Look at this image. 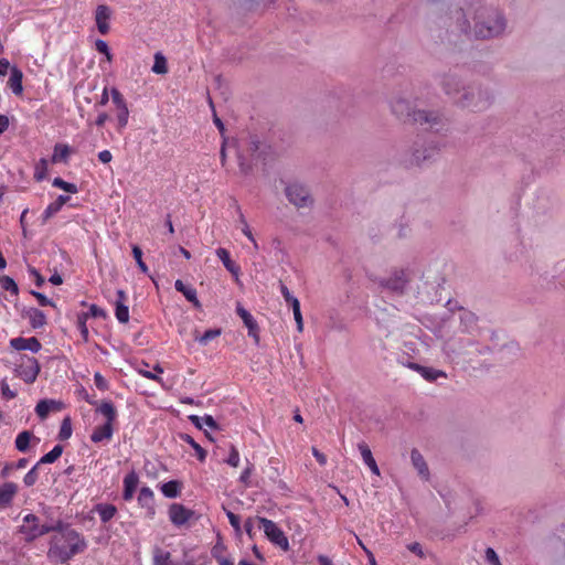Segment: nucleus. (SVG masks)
I'll list each match as a JSON object with an SVG mask.
<instances>
[{
	"mask_svg": "<svg viewBox=\"0 0 565 565\" xmlns=\"http://www.w3.org/2000/svg\"><path fill=\"white\" fill-rule=\"evenodd\" d=\"M450 19L460 32L476 39H493L502 35L507 29L503 14L480 0L465 1L452 11Z\"/></svg>",
	"mask_w": 565,
	"mask_h": 565,
	"instance_id": "obj_1",
	"label": "nucleus"
},
{
	"mask_svg": "<svg viewBox=\"0 0 565 565\" xmlns=\"http://www.w3.org/2000/svg\"><path fill=\"white\" fill-rule=\"evenodd\" d=\"M60 529L49 543L47 558L53 564H65L77 554L84 553L88 546L83 534L65 524L62 520L56 521Z\"/></svg>",
	"mask_w": 565,
	"mask_h": 565,
	"instance_id": "obj_2",
	"label": "nucleus"
},
{
	"mask_svg": "<svg viewBox=\"0 0 565 565\" xmlns=\"http://www.w3.org/2000/svg\"><path fill=\"white\" fill-rule=\"evenodd\" d=\"M444 89L461 107L482 109L490 104V95L478 87H462V94L457 96L460 93V83L456 78L446 81Z\"/></svg>",
	"mask_w": 565,
	"mask_h": 565,
	"instance_id": "obj_3",
	"label": "nucleus"
},
{
	"mask_svg": "<svg viewBox=\"0 0 565 565\" xmlns=\"http://www.w3.org/2000/svg\"><path fill=\"white\" fill-rule=\"evenodd\" d=\"M391 108L399 118H409L415 124L435 128L441 122V118L437 113L426 110H412L409 103L404 98H396L392 102Z\"/></svg>",
	"mask_w": 565,
	"mask_h": 565,
	"instance_id": "obj_4",
	"label": "nucleus"
},
{
	"mask_svg": "<svg viewBox=\"0 0 565 565\" xmlns=\"http://www.w3.org/2000/svg\"><path fill=\"white\" fill-rule=\"evenodd\" d=\"M60 529L56 521L47 524H42L39 516L33 513H28L22 519V524L19 526V533L23 535L26 542H32L50 532Z\"/></svg>",
	"mask_w": 565,
	"mask_h": 565,
	"instance_id": "obj_5",
	"label": "nucleus"
},
{
	"mask_svg": "<svg viewBox=\"0 0 565 565\" xmlns=\"http://www.w3.org/2000/svg\"><path fill=\"white\" fill-rule=\"evenodd\" d=\"M97 413L102 414L106 422L103 425L96 426L94 428L90 439L95 444L109 440L113 437V424L117 417V412L110 402H103L97 407Z\"/></svg>",
	"mask_w": 565,
	"mask_h": 565,
	"instance_id": "obj_6",
	"label": "nucleus"
},
{
	"mask_svg": "<svg viewBox=\"0 0 565 565\" xmlns=\"http://www.w3.org/2000/svg\"><path fill=\"white\" fill-rule=\"evenodd\" d=\"M14 373L26 384L35 382L40 373V364L34 356L17 354L14 356Z\"/></svg>",
	"mask_w": 565,
	"mask_h": 565,
	"instance_id": "obj_7",
	"label": "nucleus"
},
{
	"mask_svg": "<svg viewBox=\"0 0 565 565\" xmlns=\"http://www.w3.org/2000/svg\"><path fill=\"white\" fill-rule=\"evenodd\" d=\"M285 193L290 203L297 207H308L312 204V198L309 190L299 182L289 183Z\"/></svg>",
	"mask_w": 565,
	"mask_h": 565,
	"instance_id": "obj_8",
	"label": "nucleus"
},
{
	"mask_svg": "<svg viewBox=\"0 0 565 565\" xmlns=\"http://www.w3.org/2000/svg\"><path fill=\"white\" fill-rule=\"evenodd\" d=\"M110 97L116 109L117 131L121 132L128 125L129 108L122 94L116 87L110 89Z\"/></svg>",
	"mask_w": 565,
	"mask_h": 565,
	"instance_id": "obj_9",
	"label": "nucleus"
},
{
	"mask_svg": "<svg viewBox=\"0 0 565 565\" xmlns=\"http://www.w3.org/2000/svg\"><path fill=\"white\" fill-rule=\"evenodd\" d=\"M258 521L262 524V527H263L264 533L267 536V539L271 543L281 547L284 551H288V548H289L288 539L285 535V533L277 526V524L266 518H258Z\"/></svg>",
	"mask_w": 565,
	"mask_h": 565,
	"instance_id": "obj_10",
	"label": "nucleus"
},
{
	"mask_svg": "<svg viewBox=\"0 0 565 565\" xmlns=\"http://www.w3.org/2000/svg\"><path fill=\"white\" fill-rule=\"evenodd\" d=\"M471 344V340L463 338L459 333H455L444 339L443 351L449 358L462 353V351Z\"/></svg>",
	"mask_w": 565,
	"mask_h": 565,
	"instance_id": "obj_11",
	"label": "nucleus"
},
{
	"mask_svg": "<svg viewBox=\"0 0 565 565\" xmlns=\"http://www.w3.org/2000/svg\"><path fill=\"white\" fill-rule=\"evenodd\" d=\"M10 347L17 351H30L36 353L41 350L42 345L35 337L30 338H13L10 340Z\"/></svg>",
	"mask_w": 565,
	"mask_h": 565,
	"instance_id": "obj_12",
	"label": "nucleus"
},
{
	"mask_svg": "<svg viewBox=\"0 0 565 565\" xmlns=\"http://www.w3.org/2000/svg\"><path fill=\"white\" fill-rule=\"evenodd\" d=\"M408 281V277L405 270L397 269L394 270L387 279L383 280L381 284L392 290L401 291L404 289Z\"/></svg>",
	"mask_w": 565,
	"mask_h": 565,
	"instance_id": "obj_13",
	"label": "nucleus"
},
{
	"mask_svg": "<svg viewBox=\"0 0 565 565\" xmlns=\"http://www.w3.org/2000/svg\"><path fill=\"white\" fill-rule=\"evenodd\" d=\"M139 505L146 510L147 516L153 518L156 513L154 509V494L149 487H142L138 494Z\"/></svg>",
	"mask_w": 565,
	"mask_h": 565,
	"instance_id": "obj_14",
	"label": "nucleus"
},
{
	"mask_svg": "<svg viewBox=\"0 0 565 565\" xmlns=\"http://www.w3.org/2000/svg\"><path fill=\"white\" fill-rule=\"evenodd\" d=\"M191 515L192 512L185 509L182 504L173 503L169 508L170 521L177 526L185 524Z\"/></svg>",
	"mask_w": 565,
	"mask_h": 565,
	"instance_id": "obj_15",
	"label": "nucleus"
},
{
	"mask_svg": "<svg viewBox=\"0 0 565 565\" xmlns=\"http://www.w3.org/2000/svg\"><path fill=\"white\" fill-rule=\"evenodd\" d=\"M110 9L105 4H99L95 11V21L99 33L106 34L109 31Z\"/></svg>",
	"mask_w": 565,
	"mask_h": 565,
	"instance_id": "obj_16",
	"label": "nucleus"
},
{
	"mask_svg": "<svg viewBox=\"0 0 565 565\" xmlns=\"http://www.w3.org/2000/svg\"><path fill=\"white\" fill-rule=\"evenodd\" d=\"M437 151L438 149L431 146L423 150L415 149L409 158L405 160V162L409 166H419L422 162L431 159L437 153Z\"/></svg>",
	"mask_w": 565,
	"mask_h": 565,
	"instance_id": "obj_17",
	"label": "nucleus"
},
{
	"mask_svg": "<svg viewBox=\"0 0 565 565\" xmlns=\"http://www.w3.org/2000/svg\"><path fill=\"white\" fill-rule=\"evenodd\" d=\"M126 292L121 289L117 290L115 316L120 323H126L129 321V308L126 305Z\"/></svg>",
	"mask_w": 565,
	"mask_h": 565,
	"instance_id": "obj_18",
	"label": "nucleus"
},
{
	"mask_svg": "<svg viewBox=\"0 0 565 565\" xmlns=\"http://www.w3.org/2000/svg\"><path fill=\"white\" fill-rule=\"evenodd\" d=\"M411 461L414 468L417 470L418 476L425 481L429 480L430 472L428 466L417 449H413L411 451Z\"/></svg>",
	"mask_w": 565,
	"mask_h": 565,
	"instance_id": "obj_19",
	"label": "nucleus"
},
{
	"mask_svg": "<svg viewBox=\"0 0 565 565\" xmlns=\"http://www.w3.org/2000/svg\"><path fill=\"white\" fill-rule=\"evenodd\" d=\"M18 492V486L13 482H6L0 486V509H7Z\"/></svg>",
	"mask_w": 565,
	"mask_h": 565,
	"instance_id": "obj_20",
	"label": "nucleus"
},
{
	"mask_svg": "<svg viewBox=\"0 0 565 565\" xmlns=\"http://www.w3.org/2000/svg\"><path fill=\"white\" fill-rule=\"evenodd\" d=\"M63 404L58 401L54 399H42L35 406V413L42 419L46 418L50 412L52 411H61Z\"/></svg>",
	"mask_w": 565,
	"mask_h": 565,
	"instance_id": "obj_21",
	"label": "nucleus"
},
{
	"mask_svg": "<svg viewBox=\"0 0 565 565\" xmlns=\"http://www.w3.org/2000/svg\"><path fill=\"white\" fill-rule=\"evenodd\" d=\"M22 316L29 320L31 327L34 329L42 328L46 323L44 312L36 308L24 309Z\"/></svg>",
	"mask_w": 565,
	"mask_h": 565,
	"instance_id": "obj_22",
	"label": "nucleus"
},
{
	"mask_svg": "<svg viewBox=\"0 0 565 565\" xmlns=\"http://www.w3.org/2000/svg\"><path fill=\"white\" fill-rule=\"evenodd\" d=\"M216 256L223 263L224 267L237 279L241 274V268L231 259L230 252L226 248L220 247L216 249Z\"/></svg>",
	"mask_w": 565,
	"mask_h": 565,
	"instance_id": "obj_23",
	"label": "nucleus"
},
{
	"mask_svg": "<svg viewBox=\"0 0 565 565\" xmlns=\"http://www.w3.org/2000/svg\"><path fill=\"white\" fill-rule=\"evenodd\" d=\"M174 287L179 292H181L185 297L188 301L193 303L195 308H201V302L198 299L196 290L193 287L185 285L180 279L175 280Z\"/></svg>",
	"mask_w": 565,
	"mask_h": 565,
	"instance_id": "obj_24",
	"label": "nucleus"
},
{
	"mask_svg": "<svg viewBox=\"0 0 565 565\" xmlns=\"http://www.w3.org/2000/svg\"><path fill=\"white\" fill-rule=\"evenodd\" d=\"M139 478L136 472H129L124 478V499L129 501L134 498L136 489L138 487Z\"/></svg>",
	"mask_w": 565,
	"mask_h": 565,
	"instance_id": "obj_25",
	"label": "nucleus"
},
{
	"mask_svg": "<svg viewBox=\"0 0 565 565\" xmlns=\"http://www.w3.org/2000/svg\"><path fill=\"white\" fill-rule=\"evenodd\" d=\"M358 448L360 450L363 462L370 468L372 473L380 476V469L369 446L364 443H360Z\"/></svg>",
	"mask_w": 565,
	"mask_h": 565,
	"instance_id": "obj_26",
	"label": "nucleus"
},
{
	"mask_svg": "<svg viewBox=\"0 0 565 565\" xmlns=\"http://www.w3.org/2000/svg\"><path fill=\"white\" fill-rule=\"evenodd\" d=\"M237 313L243 319L245 326L248 328V334L254 338L255 342L257 343L259 338L257 335V323L253 316L245 310L243 307L237 308Z\"/></svg>",
	"mask_w": 565,
	"mask_h": 565,
	"instance_id": "obj_27",
	"label": "nucleus"
},
{
	"mask_svg": "<svg viewBox=\"0 0 565 565\" xmlns=\"http://www.w3.org/2000/svg\"><path fill=\"white\" fill-rule=\"evenodd\" d=\"M23 73L15 66L11 67L10 77L8 81V85L11 88L12 93L15 95H21L23 92L22 86Z\"/></svg>",
	"mask_w": 565,
	"mask_h": 565,
	"instance_id": "obj_28",
	"label": "nucleus"
},
{
	"mask_svg": "<svg viewBox=\"0 0 565 565\" xmlns=\"http://www.w3.org/2000/svg\"><path fill=\"white\" fill-rule=\"evenodd\" d=\"M70 200V196L67 195H58V198L50 203L46 209L43 212V218L44 221L49 220L53 215H55L57 212L61 211L64 204Z\"/></svg>",
	"mask_w": 565,
	"mask_h": 565,
	"instance_id": "obj_29",
	"label": "nucleus"
},
{
	"mask_svg": "<svg viewBox=\"0 0 565 565\" xmlns=\"http://www.w3.org/2000/svg\"><path fill=\"white\" fill-rule=\"evenodd\" d=\"M477 323V317L468 311H465L460 315V333H471L475 326Z\"/></svg>",
	"mask_w": 565,
	"mask_h": 565,
	"instance_id": "obj_30",
	"label": "nucleus"
},
{
	"mask_svg": "<svg viewBox=\"0 0 565 565\" xmlns=\"http://www.w3.org/2000/svg\"><path fill=\"white\" fill-rule=\"evenodd\" d=\"M71 154V148L68 145L65 143H56L54 146L53 154H52V162L58 163V162H66L68 157Z\"/></svg>",
	"mask_w": 565,
	"mask_h": 565,
	"instance_id": "obj_31",
	"label": "nucleus"
},
{
	"mask_svg": "<svg viewBox=\"0 0 565 565\" xmlns=\"http://www.w3.org/2000/svg\"><path fill=\"white\" fill-rule=\"evenodd\" d=\"M190 420L195 427H198L200 429H202L204 427H207L210 429L217 428V424L211 415H204V416L192 415V416H190Z\"/></svg>",
	"mask_w": 565,
	"mask_h": 565,
	"instance_id": "obj_32",
	"label": "nucleus"
},
{
	"mask_svg": "<svg viewBox=\"0 0 565 565\" xmlns=\"http://www.w3.org/2000/svg\"><path fill=\"white\" fill-rule=\"evenodd\" d=\"M96 512L98 513L102 522L106 523L116 515L117 509L113 504L100 503L96 505Z\"/></svg>",
	"mask_w": 565,
	"mask_h": 565,
	"instance_id": "obj_33",
	"label": "nucleus"
},
{
	"mask_svg": "<svg viewBox=\"0 0 565 565\" xmlns=\"http://www.w3.org/2000/svg\"><path fill=\"white\" fill-rule=\"evenodd\" d=\"M162 494L167 498H177L181 491V484L177 480H171L166 483H162L160 487Z\"/></svg>",
	"mask_w": 565,
	"mask_h": 565,
	"instance_id": "obj_34",
	"label": "nucleus"
},
{
	"mask_svg": "<svg viewBox=\"0 0 565 565\" xmlns=\"http://www.w3.org/2000/svg\"><path fill=\"white\" fill-rule=\"evenodd\" d=\"M32 438L33 435L31 431H21L15 438V448L21 452H25L29 449V445Z\"/></svg>",
	"mask_w": 565,
	"mask_h": 565,
	"instance_id": "obj_35",
	"label": "nucleus"
},
{
	"mask_svg": "<svg viewBox=\"0 0 565 565\" xmlns=\"http://www.w3.org/2000/svg\"><path fill=\"white\" fill-rule=\"evenodd\" d=\"M418 373L427 381L434 382L438 380L439 377H446V373L440 370H436L433 367L423 366L422 369H418Z\"/></svg>",
	"mask_w": 565,
	"mask_h": 565,
	"instance_id": "obj_36",
	"label": "nucleus"
},
{
	"mask_svg": "<svg viewBox=\"0 0 565 565\" xmlns=\"http://www.w3.org/2000/svg\"><path fill=\"white\" fill-rule=\"evenodd\" d=\"M63 447L61 445L54 446V448L45 454L38 462V465H44V463H53L55 462L62 455Z\"/></svg>",
	"mask_w": 565,
	"mask_h": 565,
	"instance_id": "obj_37",
	"label": "nucleus"
},
{
	"mask_svg": "<svg viewBox=\"0 0 565 565\" xmlns=\"http://www.w3.org/2000/svg\"><path fill=\"white\" fill-rule=\"evenodd\" d=\"M221 329H210L206 330L202 335H195L194 339L202 345H206L210 341L214 340L218 335H221Z\"/></svg>",
	"mask_w": 565,
	"mask_h": 565,
	"instance_id": "obj_38",
	"label": "nucleus"
},
{
	"mask_svg": "<svg viewBox=\"0 0 565 565\" xmlns=\"http://www.w3.org/2000/svg\"><path fill=\"white\" fill-rule=\"evenodd\" d=\"M239 224H241L242 233L253 243L254 248L258 249V243L255 239V237L252 233V230H250L245 216L243 215V213H239Z\"/></svg>",
	"mask_w": 565,
	"mask_h": 565,
	"instance_id": "obj_39",
	"label": "nucleus"
},
{
	"mask_svg": "<svg viewBox=\"0 0 565 565\" xmlns=\"http://www.w3.org/2000/svg\"><path fill=\"white\" fill-rule=\"evenodd\" d=\"M152 72L156 74H166L168 72L167 60L161 53H156Z\"/></svg>",
	"mask_w": 565,
	"mask_h": 565,
	"instance_id": "obj_40",
	"label": "nucleus"
},
{
	"mask_svg": "<svg viewBox=\"0 0 565 565\" xmlns=\"http://www.w3.org/2000/svg\"><path fill=\"white\" fill-rule=\"evenodd\" d=\"M72 433H73V429H72L71 418L70 417H65L62 420V424H61V427H60L58 438L61 440H67L68 438H71Z\"/></svg>",
	"mask_w": 565,
	"mask_h": 565,
	"instance_id": "obj_41",
	"label": "nucleus"
},
{
	"mask_svg": "<svg viewBox=\"0 0 565 565\" xmlns=\"http://www.w3.org/2000/svg\"><path fill=\"white\" fill-rule=\"evenodd\" d=\"M170 553L168 551H163L161 548H156L153 553V564L154 565H169L170 564Z\"/></svg>",
	"mask_w": 565,
	"mask_h": 565,
	"instance_id": "obj_42",
	"label": "nucleus"
},
{
	"mask_svg": "<svg viewBox=\"0 0 565 565\" xmlns=\"http://www.w3.org/2000/svg\"><path fill=\"white\" fill-rule=\"evenodd\" d=\"M183 440L185 443H188L194 449V451L198 456V459L200 461L205 460L206 451L198 443H195V440L191 436H189V435L183 436Z\"/></svg>",
	"mask_w": 565,
	"mask_h": 565,
	"instance_id": "obj_43",
	"label": "nucleus"
},
{
	"mask_svg": "<svg viewBox=\"0 0 565 565\" xmlns=\"http://www.w3.org/2000/svg\"><path fill=\"white\" fill-rule=\"evenodd\" d=\"M49 167V161L44 158L40 159V161L35 166V173L34 177L38 181H42L46 177Z\"/></svg>",
	"mask_w": 565,
	"mask_h": 565,
	"instance_id": "obj_44",
	"label": "nucleus"
},
{
	"mask_svg": "<svg viewBox=\"0 0 565 565\" xmlns=\"http://www.w3.org/2000/svg\"><path fill=\"white\" fill-rule=\"evenodd\" d=\"M239 461H241V458H239L238 450L236 449V447L234 445H230V454H228V457L224 460V462H226L228 466H231L233 468H236V467H238Z\"/></svg>",
	"mask_w": 565,
	"mask_h": 565,
	"instance_id": "obj_45",
	"label": "nucleus"
},
{
	"mask_svg": "<svg viewBox=\"0 0 565 565\" xmlns=\"http://www.w3.org/2000/svg\"><path fill=\"white\" fill-rule=\"evenodd\" d=\"M53 186L62 189L63 191L68 192V193L77 192V186L74 183L66 182L61 178H55L53 180Z\"/></svg>",
	"mask_w": 565,
	"mask_h": 565,
	"instance_id": "obj_46",
	"label": "nucleus"
},
{
	"mask_svg": "<svg viewBox=\"0 0 565 565\" xmlns=\"http://www.w3.org/2000/svg\"><path fill=\"white\" fill-rule=\"evenodd\" d=\"M132 255H134V258L139 267V269L147 274L148 273V266L146 265V263L142 260V250L139 246L137 245H134L132 246Z\"/></svg>",
	"mask_w": 565,
	"mask_h": 565,
	"instance_id": "obj_47",
	"label": "nucleus"
},
{
	"mask_svg": "<svg viewBox=\"0 0 565 565\" xmlns=\"http://www.w3.org/2000/svg\"><path fill=\"white\" fill-rule=\"evenodd\" d=\"M291 309H292L294 318H295V321L297 324V330L299 332H302L303 331V319H302V315H301L300 302L294 303Z\"/></svg>",
	"mask_w": 565,
	"mask_h": 565,
	"instance_id": "obj_48",
	"label": "nucleus"
},
{
	"mask_svg": "<svg viewBox=\"0 0 565 565\" xmlns=\"http://www.w3.org/2000/svg\"><path fill=\"white\" fill-rule=\"evenodd\" d=\"M0 282L3 289L11 291L12 294L17 295L19 291L18 285L15 281L9 277V276H2L0 278Z\"/></svg>",
	"mask_w": 565,
	"mask_h": 565,
	"instance_id": "obj_49",
	"label": "nucleus"
},
{
	"mask_svg": "<svg viewBox=\"0 0 565 565\" xmlns=\"http://www.w3.org/2000/svg\"><path fill=\"white\" fill-rule=\"evenodd\" d=\"M87 319H88L87 313H81L77 316V327L85 340H87V338H88V329L86 327Z\"/></svg>",
	"mask_w": 565,
	"mask_h": 565,
	"instance_id": "obj_50",
	"label": "nucleus"
},
{
	"mask_svg": "<svg viewBox=\"0 0 565 565\" xmlns=\"http://www.w3.org/2000/svg\"><path fill=\"white\" fill-rule=\"evenodd\" d=\"M95 46L99 53L105 55V57L108 62L111 61L113 54L108 47V44L104 40H97L95 43Z\"/></svg>",
	"mask_w": 565,
	"mask_h": 565,
	"instance_id": "obj_51",
	"label": "nucleus"
},
{
	"mask_svg": "<svg viewBox=\"0 0 565 565\" xmlns=\"http://www.w3.org/2000/svg\"><path fill=\"white\" fill-rule=\"evenodd\" d=\"M39 465L36 463L30 471L26 472V475L23 478V482L25 486L30 487L33 486L38 480V473L36 468Z\"/></svg>",
	"mask_w": 565,
	"mask_h": 565,
	"instance_id": "obj_52",
	"label": "nucleus"
},
{
	"mask_svg": "<svg viewBox=\"0 0 565 565\" xmlns=\"http://www.w3.org/2000/svg\"><path fill=\"white\" fill-rule=\"evenodd\" d=\"M484 557H486V561L490 564V565H502L500 559H499V556L498 554L495 553V551L491 547H488L486 550V554H484Z\"/></svg>",
	"mask_w": 565,
	"mask_h": 565,
	"instance_id": "obj_53",
	"label": "nucleus"
},
{
	"mask_svg": "<svg viewBox=\"0 0 565 565\" xmlns=\"http://www.w3.org/2000/svg\"><path fill=\"white\" fill-rule=\"evenodd\" d=\"M253 471H254V466L250 462H247L246 468L242 471V473L239 476V481L247 486L249 483V478H250Z\"/></svg>",
	"mask_w": 565,
	"mask_h": 565,
	"instance_id": "obj_54",
	"label": "nucleus"
},
{
	"mask_svg": "<svg viewBox=\"0 0 565 565\" xmlns=\"http://www.w3.org/2000/svg\"><path fill=\"white\" fill-rule=\"evenodd\" d=\"M226 516L230 521V524L234 527V530L239 533L241 532V520L239 516L233 513L232 511H226Z\"/></svg>",
	"mask_w": 565,
	"mask_h": 565,
	"instance_id": "obj_55",
	"label": "nucleus"
},
{
	"mask_svg": "<svg viewBox=\"0 0 565 565\" xmlns=\"http://www.w3.org/2000/svg\"><path fill=\"white\" fill-rule=\"evenodd\" d=\"M31 294L36 298L41 306H54L53 301L49 299L45 295L38 291H31Z\"/></svg>",
	"mask_w": 565,
	"mask_h": 565,
	"instance_id": "obj_56",
	"label": "nucleus"
},
{
	"mask_svg": "<svg viewBox=\"0 0 565 565\" xmlns=\"http://www.w3.org/2000/svg\"><path fill=\"white\" fill-rule=\"evenodd\" d=\"M138 373L141 374L146 379L153 380L160 384L162 383V377L151 371L139 369Z\"/></svg>",
	"mask_w": 565,
	"mask_h": 565,
	"instance_id": "obj_57",
	"label": "nucleus"
},
{
	"mask_svg": "<svg viewBox=\"0 0 565 565\" xmlns=\"http://www.w3.org/2000/svg\"><path fill=\"white\" fill-rule=\"evenodd\" d=\"M1 394L7 399H12L17 396V393L12 391L7 383L1 384Z\"/></svg>",
	"mask_w": 565,
	"mask_h": 565,
	"instance_id": "obj_58",
	"label": "nucleus"
},
{
	"mask_svg": "<svg viewBox=\"0 0 565 565\" xmlns=\"http://www.w3.org/2000/svg\"><path fill=\"white\" fill-rule=\"evenodd\" d=\"M407 548L415 553L416 555H418L419 557H424V551H423V547L419 543L417 542H414V543H411L407 545Z\"/></svg>",
	"mask_w": 565,
	"mask_h": 565,
	"instance_id": "obj_59",
	"label": "nucleus"
},
{
	"mask_svg": "<svg viewBox=\"0 0 565 565\" xmlns=\"http://www.w3.org/2000/svg\"><path fill=\"white\" fill-rule=\"evenodd\" d=\"M311 451L313 457L321 466H324L327 463V457L324 454L320 452L316 447H312Z\"/></svg>",
	"mask_w": 565,
	"mask_h": 565,
	"instance_id": "obj_60",
	"label": "nucleus"
},
{
	"mask_svg": "<svg viewBox=\"0 0 565 565\" xmlns=\"http://www.w3.org/2000/svg\"><path fill=\"white\" fill-rule=\"evenodd\" d=\"M87 315H88V317H94V318L102 317V316H104V310L100 309L96 305H90L89 311L87 312Z\"/></svg>",
	"mask_w": 565,
	"mask_h": 565,
	"instance_id": "obj_61",
	"label": "nucleus"
},
{
	"mask_svg": "<svg viewBox=\"0 0 565 565\" xmlns=\"http://www.w3.org/2000/svg\"><path fill=\"white\" fill-rule=\"evenodd\" d=\"M98 159L103 162V163H109L113 159V154L109 150H103L98 153Z\"/></svg>",
	"mask_w": 565,
	"mask_h": 565,
	"instance_id": "obj_62",
	"label": "nucleus"
},
{
	"mask_svg": "<svg viewBox=\"0 0 565 565\" xmlns=\"http://www.w3.org/2000/svg\"><path fill=\"white\" fill-rule=\"evenodd\" d=\"M30 276L34 277L38 286H42L44 282V278L40 275V273L35 268L29 269Z\"/></svg>",
	"mask_w": 565,
	"mask_h": 565,
	"instance_id": "obj_63",
	"label": "nucleus"
},
{
	"mask_svg": "<svg viewBox=\"0 0 565 565\" xmlns=\"http://www.w3.org/2000/svg\"><path fill=\"white\" fill-rule=\"evenodd\" d=\"M94 382H95V385L98 388H100V390L106 388V382H105L104 377L99 373H96L94 375Z\"/></svg>",
	"mask_w": 565,
	"mask_h": 565,
	"instance_id": "obj_64",
	"label": "nucleus"
}]
</instances>
